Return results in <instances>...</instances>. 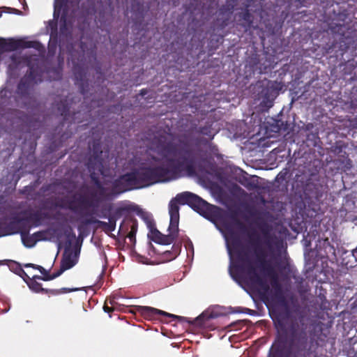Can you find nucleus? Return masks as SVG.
Returning a JSON list of instances; mask_svg holds the SVG:
<instances>
[{"mask_svg": "<svg viewBox=\"0 0 357 357\" xmlns=\"http://www.w3.org/2000/svg\"><path fill=\"white\" fill-rule=\"evenodd\" d=\"M82 206V202L79 201L77 203L71 202L69 204L68 207L73 211H79Z\"/></svg>", "mask_w": 357, "mask_h": 357, "instance_id": "12", "label": "nucleus"}, {"mask_svg": "<svg viewBox=\"0 0 357 357\" xmlns=\"http://www.w3.org/2000/svg\"><path fill=\"white\" fill-rule=\"evenodd\" d=\"M226 245L227 248V252L230 258V266L229 273L232 278H235L236 275H241L243 269L238 267L236 263V252L232 245V241L226 233L224 234Z\"/></svg>", "mask_w": 357, "mask_h": 357, "instance_id": "5", "label": "nucleus"}, {"mask_svg": "<svg viewBox=\"0 0 357 357\" xmlns=\"http://www.w3.org/2000/svg\"><path fill=\"white\" fill-rule=\"evenodd\" d=\"M26 266H31V267L38 269L40 271V272L44 275L47 273L46 270L40 266H37V265L30 264L26 265Z\"/></svg>", "mask_w": 357, "mask_h": 357, "instance_id": "13", "label": "nucleus"}, {"mask_svg": "<svg viewBox=\"0 0 357 357\" xmlns=\"http://www.w3.org/2000/svg\"><path fill=\"white\" fill-rule=\"evenodd\" d=\"M1 45L3 46L4 50L6 51H13L18 48L21 45V43L20 41L14 40H0Z\"/></svg>", "mask_w": 357, "mask_h": 357, "instance_id": "7", "label": "nucleus"}, {"mask_svg": "<svg viewBox=\"0 0 357 357\" xmlns=\"http://www.w3.org/2000/svg\"><path fill=\"white\" fill-rule=\"evenodd\" d=\"M62 1L63 0H55L54 3V17H57L61 10L62 8Z\"/></svg>", "mask_w": 357, "mask_h": 357, "instance_id": "11", "label": "nucleus"}, {"mask_svg": "<svg viewBox=\"0 0 357 357\" xmlns=\"http://www.w3.org/2000/svg\"><path fill=\"white\" fill-rule=\"evenodd\" d=\"M274 347H275V345H274V346L271 348V353H273V352H274Z\"/></svg>", "mask_w": 357, "mask_h": 357, "instance_id": "19", "label": "nucleus"}, {"mask_svg": "<svg viewBox=\"0 0 357 357\" xmlns=\"http://www.w3.org/2000/svg\"><path fill=\"white\" fill-rule=\"evenodd\" d=\"M104 310H105V312H110L111 309L109 307L105 305Z\"/></svg>", "mask_w": 357, "mask_h": 357, "instance_id": "17", "label": "nucleus"}, {"mask_svg": "<svg viewBox=\"0 0 357 357\" xmlns=\"http://www.w3.org/2000/svg\"><path fill=\"white\" fill-rule=\"evenodd\" d=\"M138 311L146 318L152 319L156 314H162L165 316H169V314L165 312L157 310L153 307H146V306H140L138 308Z\"/></svg>", "mask_w": 357, "mask_h": 357, "instance_id": "6", "label": "nucleus"}, {"mask_svg": "<svg viewBox=\"0 0 357 357\" xmlns=\"http://www.w3.org/2000/svg\"><path fill=\"white\" fill-rule=\"evenodd\" d=\"M136 231H137V229L135 227V225L133 224L132 225L131 231H130V233L128 234V237L130 238H132L135 236Z\"/></svg>", "mask_w": 357, "mask_h": 357, "instance_id": "14", "label": "nucleus"}, {"mask_svg": "<svg viewBox=\"0 0 357 357\" xmlns=\"http://www.w3.org/2000/svg\"><path fill=\"white\" fill-rule=\"evenodd\" d=\"M28 285L29 288L35 292H40L43 290L41 284L35 280H31L29 282Z\"/></svg>", "mask_w": 357, "mask_h": 357, "instance_id": "10", "label": "nucleus"}, {"mask_svg": "<svg viewBox=\"0 0 357 357\" xmlns=\"http://www.w3.org/2000/svg\"><path fill=\"white\" fill-rule=\"evenodd\" d=\"M149 155L153 161L149 165L123 176L122 181H129L131 188L169 181L193 172L191 162L173 144L167 142V136L154 139Z\"/></svg>", "mask_w": 357, "mask_h": 357, "instance_id": "1", "label": "nucleus"}, {"mask_svg": "<svg viewBox=\"0 0 357 357\" xmlns=\"http://www.w3.org/2000/svg\"><path fill=\"white\" fill-rule=\"evenodd\" d=\"M96 165L97 166V168L98 169V170L100 172V173L102 174H104V172L102 171V169H101V167H102V165L98 162V164H96Z\"/></svg>", "mask_w": 357, "mask_h": 357, "instance_id": "15", "label": "nucleus"}, {"mask_svg": "<svg viewBox=\"0 0 357 357\" xmlns=\"http://www.w3.org/2000/svg\"><path fill=\"white\" fill-rule=\"evenodd\" d=\"M89 168H93V167H92V164H91V165H90Z\"/></svg>", "mask_w": 357, "mask_h": 357, "instance_id": "20", "label": "nucleus"}, {"mask_svg": "<svg viewBox=\"0 0 357 357\" xmlns=\"http://www.w3.org/2000/svg\"><path fill=\"white\" fill-rule=\"evenodd\" d=\"M21 238L24 245L27 248L34 246L37 241L39 240L36 235L30 236L25 234H22Z\"/></svg>", "mask_w": 357, "mask_h": 357, "instance_id": "8", "label": "nucleus"}, {"mask_svg": "<svg viewBox=\"0 0 357 357\" xmlns=\"http://www.w3.org/2000/svg\"><path fill=\"white\" fill-rule=\"evenodd\" d=\"M78 289H69L68 291H77Z\"/></svg>", "mask_w": 357, "mask_h": 357, "instance_id": "18", "label": "nucleus"}, {"mask_svg": "<svg viewBox=\"0 0 357 357\" xmlns=\"http://www.w3.org/2000/svg\"><path fill=\"white\" fill-rule=\"evenodd\" d=\"M248 273L249 276L248 283L254 289L259 293H265L269 289L268 280L272 278L269 273H264L262 276H260L255 268L249 266Z\"/></svg>", "mask_w": 357, "mask_h": 357, "instance_id": "3", "label": "nucleus"}, {"mask_svg": "<svg viewBox=\"0 0 357 357\" xmlns=\"http://www.w3.org/2000/svg\"><path fill=\"white\" fill-rule=\"evenodd\" d=\"M212 317L213 316L210 312H204L195 319V323L199 326H205V321Z\"/></svg>", "mask_w": 357, "mask_h": 357, "instance_id": "9", "label": "nucleus"}, {"mask_svg": "<svg viewBox=\"0 0 357 357\" xmlns=\"http://www.w3.org/2000/svg\"><path fill=\"white\" fill-rule=\"evenodd\" d=\"M178 204H188L195 208H208L209 206L206 202L193 193L184 192L177 195L169 203L170 224L169 227V236L156 241L158 243L167 244L175 238L179 222Z\"/></svg>", "mask_w": 357, "mask_h": 357, "instance_id": "2", "label": "nucleus"}, {"mask_svg": "<svg viewBox=\"0 0 357 357\" xmlns=\"http://www.w3.org/2000/svg\"><path fill=\"white\" fill-rule=\"evenodd\" d=\"M79 251L76 248H66L63 259L61 261L60 271L52 277L47 278L45 280H51L59 276L64 271L73 267L78 261V256Z\"/></svg>", "mask_w": 357, "mask_h": 357, "instance_id": "4", "label": "nucleus"}, {"mask_svg": "<svg viewBox=\"0 0 357 357\" xmlns=\"http://www.w3.org/2000/svg\"><path fill=\"white\" fill-rule=\"evenodd\" d=\"M13 13L17 15H21V12L17 9H13Z\"/></svg>", "mask_w": 357, "mask_h": 357, "instance_id": "16", "label": "nucleus"}]
</instances>
